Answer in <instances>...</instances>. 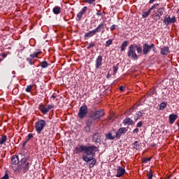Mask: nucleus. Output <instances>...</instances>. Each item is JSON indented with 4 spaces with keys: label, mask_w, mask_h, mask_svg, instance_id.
I'll return each mask as SVG.
<instances>
[{
    "label": "nucleus",
    "mask_w": 179,
    "mask_h": 179,
    "mask_svg": "<svg viewBox=\"0 0 179 179\" xmlns=\"http://www.w3.org/2000/svg\"><path fill=\"white\" fill-rule=\"evenodd\" d=\"M97 150V147L95 145L87 146L85 145H80L75 148L74 153L80 155V153H85L87 156H94Z\"/></svg>",
    "instance_id": "nucleus-1"
},
{
    "label": "nucleus",
    "mask_w": 179,
    "mask_h": 179,
    "mask_svg": "<svg viewBox=\"0 0 179 179\" xmlns=\"http://www.w3.org/2000/svg\"><path fill=\"white\" fill-rule=\"evenodd\" d=\"M23 169V173H27L30 169V163L27 162V158L24 157L20 161L18 166L15 169V171H20V169Z\"/></svg>",
    "instance_id": "nucleus-2"
},
{
    "label": "nucleus",
    "mask_w": 179,
    "mask_h": 179,
    "mask_svg": "<svg viewBox=\"0 0 179 179\" xmlns=\"http://www.w3.org/2000/svg\"><path fill=\"white\" fill-rule=\"evenodd\" d=\"M135 47H136V44H131L129 46L127 50V57H129L130 59L138 61V55L135 50Z\"/></svg>",
    "instance_id": "nucleus-3"
},
{
    "label": "nucleus",
    "mask_w": 179,
    "mask_h": 179,
    "mask_svg": "<svg viewBox=\"0 0 179 179\" xmlns=\"http://www.w3.org/2000/svg\"><path fill=\"white\" fill-rule=\"evenodd\" d=\"M45 125H47V122L45 120L41 119L38 120L35 123V129L37 134H40L41 132H43V130L44 129Z\"/></svg>",
    "instance_id": "nucleus-4"
},
{
    "label": "nucleus",
    "mask_w": 179,
    "mask_h": 179,
    "mask_svg": "<svg viewBox=\"0 0 179 179\" xmlns=\"http://www.w3.org/2000/svg\"><path fill=\"white\" fill-rule=\"evenodd\" d=\"M163 23L165 24V26H169V24L177 23V17H176L174 15L171 16L167 14L164 17Z\"/></svg>",
    "instance_id": "nucleus-5"
},
{
    "label": "nucleus",
    "mask_w": 179,
    "mask_h": 179,
    "mask_svg": "<svg viewBox=\"0 0 179 179\" xmlns=\"http://www.w3.org/2000/svg\"><path fill=\"white\" fill-rule=\"evenodd\" d=\"M151 50H152L154 52H156V46H155L153 43H151V45H149L147 43H143V55H148Z\"/></svg>",
    "instance_id": "nucleus-6"
},
{
    "label": "nucleus",
    "mask_w": 179,
    "mask_h": 179,
    "mask_svg": "<svg viewBox=\"0 0 179 179\" xmlns=\"http://www.w3.org/2000/svg\"><path fill=\"white\" fill-rule=\"evenodd\" d=\"M164 13V7H161L157 9V11H155V13L152 15V18L157 22V20H160L162 16H163Z\"/></svg>",
    "instance_id": "nucleus-7"
},
{
    "label": "nucleus",
    "mask_w": 179,
    "mask_h": 179,
    "mask_svg": "<svg viewBox=\"0 0 179 179\" xmlns=\"http://www.w3.org/2000/svg\"><path fill=\"white\" fill-rule=\"evenodd\" d=\"M87 113H88V109L86 105H83L80 106L78 113V118H80V120H83V118H86L87 115Z\"/></svg>",
    "instance_id": "nucleus-8"
},
{
    "label": "nucleus",
    "mask_w": 179,
    "mask_h": 179,
    "mask_svg": "<svg viewBox=\"0 0 179 179\" xmlns=\"http://www.w3.org/2000/svg\"><path fill=\"white\" fill-rule=\"evenodd\" d=\"M104 115V110L101 109L99 110H95L92 113V114L90 115V118H92V120H94L95 121H97V120H100L101 117Z\"/></svg>",
    "instance_id": "nucleus-9"
},
{
    "label": "nucleus",
    "mask_w": 179,
    "mask_h": 179,
    "mask_svg": "<svg viewBox=\"0 0 179 179\" xmlns=\"http://www.w3.org/2000/svg\"><path fill=\"white\" fill-rule=\"evenodd\" d=\"M51 108H54V105H48L47 106H44V104L41 103L38 106V110H40V111H41L42 114H47L50 112V110H51Z\"/></svg>",
    "instance_id": "nucleus-10"
},
{
    "label": "nucleus",
    "mask_w": 179,
    "mask_h": 179,
    "mask_svg": "<svg viewBox=\"0 0 179 179\" xmlns=\"http://www.w3.org/2000/svg\"><path fill=\"white\" fill-rule=\"evenodd\" d=\"M157 6H159V3H155L151 6V8H150L148 10V11L143 12V14H142L143 19H146V17H148L149 15H150V12H152V10H155V9H157Z\"/></svg>",
    "instance_id": "nucleus-11"
},
{
    "label": "nucleus",
    "mask_w": 179,
    "mask_h": 179,
    "mask_svg": "<svg viewBox=\"0 0 179 179\" xmlns=\"http://www.w3.org/2000/svg\"><path fill=\"white\" fill-rule=\"evenodd\" d=\"M128 131L127 127H120L117 131H115V137L117 139H120L122 135H125Z\"/></svg>",
    "instance_id": "nucleus-12"
},
{
    "label": "nucleus",
    "mask_w": 179,
    "mask_h": 179,
    "mask_svg": "<svg viewBox=\"0 0 179 179\" xmlns=\"http://www.w3.org/2000/svg\"><path fill=\"white\" fill-rule=\"evenodd\" d=\"M101 65H103V56L99 55L95 61V68L96 69H100Z\"/></svg>",
    "instance_id": "nucleus-13"
},
{
    "label": "nucleus",
    "mask_w": 179,
    "mask_h": 179,
    "mask_svg": "<svg viewBox=\"0 0 179 179\" xmlns=\"http://www.w3.org/2000/svg\"><path fill=\"white\" fill-rule=\"evenodd\" d=\"M106 139H108L109 141H114L115 139V130H111L108 134H106Z\"/></svg>",
    "instance_id": "nucleus-14"
},
{
    "label": "nucleus",
    "mask_w": 179,
    "mask_h": 179,
    "mask_svg": "<svg viewBox=\"0 0 179 179\" xmlns=\"http://www.w3.org/2000/svg\"><path fill=\"white\" fill-rule=\"evenodd\" d=\"M105 22H101L94 30L95 33H104V24Z\"/></svg>",
    "instance_id": "nucleus-15"
},
{
    "label": "nucleus",
    "mask_w": 179,
    "mask_h": 179,
    "mask_svg": "<svg viewBox=\"0 0 179 179\" xmlns=\"http://www.w3.org/2000/svg\"><path fill=\"white\" fill-rule=\"evenodd\" d=\"M125 174V169L122 168V166H118L117 169V174L115 177L120 178V177H122Z\"/></svg>",
    "instance_id": "nucleus-16"
},
{
    "label": "nucleus",
    "mask_w": 179,
    "mask_h": 179,
    "mask_svg": "<svg viewBox=\"0 0 179 179\" xmlns=\"http://www.w3.org/2000/svg\"><path fill=\"white\" fill-rule=\"evenodd\" d=\"M94 159V154L93 155H84L82 157V159L83 162H85V163H89L90 162H92Z\"/></svg>",
    "instance_id": "nucleus-17"
},
{
    "label": "nucleus",
    "mask_w": 179,
    "mask_h": 179,
    "mask_svg": "<svg viewBox=\"0 0 179 179\" xmlns=\"http://www.w3.org/2000/svg\"><path fill=\"white\" fill-rule=\"evenodd\" d=\"M101 141V136H100V134L95 133L92 136V142H94L95 143H100Z\"/></svg>",
    "instance_id": "nucleus-18"
},
{
    "label": "nucleus",
    "mask_w": 179,
    "mask_h": 179,
    "mask_svg": "<svg viewBox=\"0 0 179 179\" xmlns=\"http://www.w3.org/2000/svg\"><path fill=\"white\" fill-rule=\"evenodd\" d=\"M20 161H19V156L13 155L11 157V164L13 166H19Z\"/></svg>",
    "instance_id": "nucleus-19"
},
{
    "label": "nucleus",
    "mask_w": 179,
    "mask_h": 179,
    "mask_svg": "<svg viewBox=\"0 0 179 179\" xmlns=\"http://www.w3.org/2000/svg\"><path fill=\"white\" fill-rule=\"evenodd\" d=\"M161 55H169L170 54V48L169 46H164L161 48Z\"/></svg>",
    "instance_id": "nucleus-20"
},
{
    "label": "nucleus",
    "mask_w": 179,
    "mask_h": 179,
    "mask_svg": "<svg viewBox=\"0 0 179 179\" xmlns=\"http://www.w3.org/2000/svg\"><path fill=\"white\" fill-rule=\"evenodd\" d=\"M178 118V115L176 114H171L169 116V122L171 124V125H173L174 122H176V120Z\"/></svg>",
    "instance_id": "nucleus-21"
},
{
    "label": "nucleus",
    "mask_w": 179,
    "mask_h": 179,
    "mask_svg": "<svg viewBox=\"0 0 179 179\" xmlns=\"http://www.w3.org/2000/svg\"><path fill=\"white\" fill-rule=\"evenodd\" d=\"M96 120L93 118H88L85 120V124L87 125L88 127H92V125H93V124H94V122Z\"/></svg>",
    "instance_id": "nucleus-22"
},
{
    "label": "nucleus",
    "mask_w": 179,
    "mask_h": 179,
    "mask_svg": "<svg viewBox=\"0 0 179 179\" xmlns=\"http://www.w3.org/2000/svg\"><path fill=\"white\" fill-rule=\"evenodd\" d=\"M124 125H132L134 121L130 117H127L123 120Z\"/></svg>",
    "instance_id": "nucleus-23"
},
{
    "label": "nucleus",
    "mask_w": 179,
    "mask_h": 179,
    "mask_svg": "<svg viewBox=\"0 0 179 179\" xmlns=\"http://www.w3.org/2000/svg\"><path fill=\"white\" fill-rule=\"evenodd\" d=\"M52 12L55 15H59L61 13V7L56 6L52 8Z\"/></svg>",
    "instance_id": "nucleus-24"
},
{
    "label": "nucleus",
    "mask_w": 179,
    "mask_h": 179,
    "mask_svg": "<svg viewBox=\"0 0 179 179\" xmlns=\"http://www.w3.org/2000/svg\"><path fill=\"white\" fill-rule=\"evenodd\" d=\"M128 47V41H124L120 45V51H125V48Z\"/></svg>",
    "instance_id": "nucleus-25"
},
{
    "label": "nucleus",
    "mask_w": 179,
    "mask_h": 179,
    "mask_svg": "<svg viewBox=\"0 0 179 179\" xmlns=\"http://www.w3.org/2000/svg\"><path fill=\"white\" fill-rule=\"evenodd\" d=\"M96 34V31H94V29L88 32H87L84 37H93V36H94Z\"/></svg>",
    "instance_id": "nucleus-26"
},
{
    "label": "nucleus",
    "mask_w": 179,
    "mask_h": 179,
    "mask_svg": "<svg viewBox=\"0 0 179 179\" xmlns=\"http://www.w3.org/2000/svg\"><path fill=\"white\" fill-rule=\"evenodd\" d=\"M40 54H41V51L38 52H33V54H31L29 55L30 58H31L32 59H34V58H38V55H40Z\"/></svg>",
    "instance_id": "nucleus-27"
},
{
    "label": "nucleus",
    "mask_w": 179,
    "mask_h": 179,
    "mask_svg": "<svg viewBox=\"0 0 179 179\" xmlns=\"http://www.w3.org/2000/svg\"><path fill=\"white\" fill-rule=\"evenodd\" d=\"M140 117H143V113L141 111H137L136 113L135 121H138V120H139Z\"/></svg>",
    "instance_id": "nucleus-28"
},
{
    "label": "nucleus",
    "mask_w": 179,
    "mask_h": 179,
    "mask_svg": "<svg viewBox=\"0 0 179 179\" xmlns=\"http://www.w3.org/2000/svg\"><path fill=\"white\" fill-rule=\"evenodd\" d=\"M8 136L3 135L1 136V138H0V145H3L6 141H7Z\"/></svg>",
    "instance_id": "nucleus-29"
},
{
    "label": "nucleus",
    "mask_w": 179,
    "mask_h": 179,
    "mask_svg": "<svg viewBox=\"0 0 179 179\" xmlns=\"http://www.w3.org/2000/svg\"><path fill=\"white\" fill-rule=\"evenodd\" d=\"M147 177H148V179L153 178V171L151 169L147 171Z\"/></svg>",
    "instance_id": "nucleus-30"
},
{
    "label": "nucleus",
    "mask_w": 179,
    "mask_h": 179,
    "mask_svg": "<svg viewBox=\"0 0 179 179\" xmlns=\"http://www.w3.org/2000/svg\"><path fill=\"white\" fill-rule=\"evenodd\" d=\"M40 66L43 69H45L48 67V62L43 61L40 63Z\"/></svg>",
    "instance_id": "nucleus-31"
},
{
    "label": "nucleus",
    "mask_w": 179,
    "mask_h": 179,
    "mask_svg": "<svg viewBox=\"0 0 179 179\" xmlns=\"http://www.w3.org/2000/svg\"><path fill=\"white\" fill-rule=\"evenodd\" d=\"M135 48L136 49L137 54H142L143 52V50H142V47L138 46L136 44Z\"/></svg>",
    "instance_id": "nucleus-32"
},
{
    "label": "nucleus",
    "mask_w": 179,
    "mask_h": 179,
    "mask_svg": "<svg viewBox=\"0 0 179 179\" xmlns=\"http://www.w3.org/2000/svg\"><path fill=\"white\" fill-rule=\"evenodd\" d=\"M134 111H135V106H132L131 108H130L126 112V114H127V115H131V114H132Z\"/></svg>",
    "instance_id": "nucleus-33"
},
{
    "label": "nucleus",
    "mask_w": 179,
    "mask_h": 179,
    "mask_svg": "<svg viewBox=\"0 0 179 179\" xmlns=\"http://www.w3.org/2000/svg\"><path fill=\"white\" fill-rule=\"evenodd\" d=\"M166 107H167V103L166 102H162L160 103L159 105V110H164V108H166Z\"/></svg>",
    "instance_id": "nucleus-34"
},
{
    "label": "nucleus",
    "mask_w": 179,
    "mask_h": 179,
    "mask_svg": "<svg viewBox=\"0 0 179 179\" xmlns=\"http://www.w3.org/2000/svg\"><path fill=\"white\" fill-rule=\"evenodd\" d=\"M33 89V85H28L26 89H25V91L27 92V93H30V92H31V90Z\"/></svg>",
    "instance_id": "nucleus-35"
},
{
    "label": "nucleus",
    "mask_w": 179,
    "mask_h": 179,
    "mask_svg": "<svg viewBox=\"0 0 179 179\" xmlns=\"http://www.w3.org/2000/svg\"><path fill=\"white\" fill-rule=\"evenodd\" d=\"M96 163H97L96 158L94 159V160L92 161V162L90 164V167L93 168L94 166H96Z\"/></svg>",
    "instance_id": "nucleus-36"
},
{
    "label": "nucleus",
    "mask_w": 179,
    "mask_h": 179,
    "mask_svg": "<svg viewBox=\"0 0 179 179\" xmlns=\"http://www.w3.org/2000/svg\"><path fill=\"white\" fill-rule=\"evenodd\" d=\"M82 16H83V14H82V13L79 12V13L77 14L76 21H77V22L80 21V19H82Z\"/></svg>",
    "instance_id": "nucleus-37"
},
{
    "label": "nucleus",
    "mask_w": 179,
    "mask_h": 179,
    "mask_svg": "<svg viewBox=\"0 0 179 179\" xmlns=\"http://www.w3.org/2000/svg\"><path fill=\"white\" fill-rule=\"evenodd\" d=\"M91 128H92L91 126H87V125L86 124V126L84 127V131H85V132H87V133L90 132Z\"/></svg>",
    "instance_id": "nucleus-38"
},
{
    "label": "nucleus",
    "mask_w": 179,
    "mask_h": 179,
    "mask_svg": "<svg viewBox=\"0 0 179 179\" xmlns=\"http://www.w3.org/2000/svg\"><path fill=\"white\" fill-rule=\"evenodd\" d=\"M111 44H113V39H109L106 41L105 47H109Z\"/></svg>",
    "instance_id": "nucleus-39"
},
{
    "label": "nucleus",
    "mask_w": 179,
    "mask_h": 179,
    "mask_svg": "<svg viewBox=\"0 0 179 179\" xmlns=\"http://www.w3.org/2000/svg\"><path fill=\"white\" fill-rule=\"evenodd\" d=\"M94 45H96V44H94V43L91 42L87 47V50H90V48H93Z\"/></svg>",
    "instance_id": "nucleus-40"
},
{
    "label": "nucleus",
    "mask_w": 179,
    "mask_h": 179,
    "mask_svg": "<svg viewBox=\"0 0 179 179\" xmlns=\"http://www.w3.org/2000/svg\"><path fill=\"white\" fill-rule=\"evenodd\" d=\"M86 3H89V5H92L96 2V0H85Z\"/></svg>",
    "instance_id": "nucleus-41"
},
{
    "label": "nucleus",
    "mask_w": 179,
    "mask_h": 179,
    "mask_svg": "<svg viewBox=\"0 0 179 179\" xmlns=\"http://www.w3.org/2000/svg\"><path fill=\"white\" fill-rule=\"evenodd\" d=\"M113 73L115 75L117 72L118 71V66H113Z\"/></svg>",
    "instance_id": "nucleus-42"
},
{
    "label": "nucleus",
    "mask_w": 179,
    "mask_h": 179,
    "mask_svg": "<svg viewBox=\"0 0 179 179\" xmlns=\"http://www.w3.org/2000/svg\"><path fill=\"white\" fill-rule=\"evenodd\" d=\"M86 10H87V6H84L81 11H80V13L83 15H85V13L86 12Z\"/></svg>",
    "instance_id": "nucleus-43"
},
{
    "label": "nucleus",
    "mask_w": 179,
    "mask_h": 179,
    "mask_svg": "<svg viewBox=\"0 0 179 179\" xmlns=\"http://www.w3.org/2000/svg\"><path fill=\"white\" fill-rule=\"evenodd\" d=\"M27 61L29 62V65H34V62H33L32 58H27Z\"/></svg>",
    "instance_id": "nucleus-44"
},
{
    "label": "nucleus",
    "mask_w": 179,
    "mask_h": 179,
    "mask_svg": "<svg viewBox=\"0 0 179 179\" xmlns=\"http://www.w3.org/2000/svg\"><path fill=\"white\" fill-rule=\"evenodd\" d=\"M50 134H51V133L48 130H45L43 131V135L45 136H50Z\"/></svg>",
    "instance_id": "nucleus-45"
},
{
    "label": "nucleus",
    "mask_w": 179,
    "mask_h": 179,
    "mask_svg": "<svg viewBox=\"0 0 179 179\" xmlns=\"http://www.w3.org/2000/svg\"><path fill=\"white\" fill-rule=\"evenodd\" d=\"M152 158H143V163H148V162H150Z\"/></svg>",
    "instance_id": "nucleus-46"
},
{
    "label": "nucleus",
    "mask_w": 179,
    "mask_h": 179,
    "mask_svg": "<svg viewBox=\"0 0 179 179\" xmlns=\"http://www.w3.org/2000/svg\"><path fill=\"white\" fill-rule=\"evenodd\" d=\"M9 178V175L8 173H6L5 175L1 178V179H8Z\"/></svg>",
    "instance_id": "nucleus-47"
},
{
    "label": "nucleus",
    "mask_w": 179,
    "mask_h": 179,
    "mask_svg": "<svg viewBox=\"0 0 179 179\" xmlns=\"http://www.w3.org/2000/svg\"><path fill=\"white\" fill-rule=\"evenodd\" d=\"M32 138H34L33 136V134H28V138L27 139V141H30V139H31Z\"/></svg>",
    "instance_id": "nucleus-48"
},
{
    "label": "nucleus",
    "mask_w": 179,
    "mask_h": 179,
    "mask_svg": "<svg viewBox=\"0 0 179 179\" xmlns=\"http://www.w3.org/2000/svg\"><path fill=\"white\" fill-rule=\"evenodd\" d=\"M142 125H143V123H142V122H139L138 123H137L136 127L137 128H141Z\"/></svg>",
    "instance_id": "nucleus-49"
},
{
    "label": "nucleus",
    "mask_w": 179,
    "mask_h": 179,
    "mask_svg": "<svg viewBox=\"0 0 179 179\" xmlns=\"http://www.w3.org/2000/svg\"><path fill=\"white\" fill-rule=\"evenodd\" d=\"M110 31H114L115 30V24L112 25L110 27Z\"/></svg>",
    "instance_id": "nucleus-50"
},
{
    "label": "nucleus",
    "mask_w": 179,
    "mask_h": 179,
    "mask_svg": "<svg viewBox=\"0 0 179 179\" xmlns=\"http://www.w3.org/2000/svg\"><path fill=\"white\" fill-rule=\"evenodd\" d=\"M134 146L136 148H139V144H138V141H134L133 143Z\"/></svg>",
    "instance_id": "nucleus-51"
},
{
    "label": "nucleus",
    "mask_w": 179,
    "mask_h": 179,
    "mask_svg": "<svg viewBox=\"0 0 179 179\" xmlns=\"http://www.w3.org/2000/svg\"><path fill=\"white\" fill-rule=\"evenodd\" d=\"M96 16H103V13L100 10H97Z\"/></svg>",
    "instance_id": "nucleus-52"
},
{
    "label": "nucleus",
    "mask_w": 179,
    "mask_h": 179,
    "mask_svg": "<svg viewBox=\"0 0 179 179\" xmlns=\"http://www.w3.org/2000/svg\"><path fill=\"white\" fill-rule=\"evenodd\" d=\"M119 89L120 92H124V90H125V86H120Z\"/></svg>",
    "instance_id": "nucleus-53"
},
{
    "label": "nucleus",
    "mask_w": 179,
    "mask_h": 179,
    "mask_svg": "<svg viewBox=\"0 0 179 179\" xmlns=\"http://www.w3.org/2000/svg\"><path fill=\"white\" fill-rule=\"evenodd\" d=\"M138 132H139V129L136 128L134 131H133V134H138Z\"/></svg>",
    "instance_id": "nucleus-54"
},
{
    "label": "nucleus",
    "mask_w": 179,
    "mask_h": 179,
    "mask_svg": "<svg viewBox=\"0 0 179 179\" xmlns=\"http://www.w3.org/2000/svg\"><path fill=\"white\" fill-rule=\"evenodd\" d=\"M3 58H6V57H8V54L6 53H2L1 55H0Z\"/></svg>",
    "instance_id": "nucleus-55"
},
{
    "label": "nucleus",
    "mask_w": 179,
    "mask_h": 179,
    "mask_svg": "<svg viewBox=\"0 0 179 179\" xmlns=\"http://www.w3.org/2000/svg\"><path fill=\"white\" fill-rule=\"evenodd\" d=\"M27 142H29V141L26 140V141H24L22 144L23 148H24V146H26V145L27 144Z\"/></svg>",
    "instance_id": "nucleus-56"
},
{
    "label": "nucleus",
    "mask_w": 179,
    "mask_h": 179,
    "mask_svg": "<svg viewBox=\"0 0 179 179\" xmlns=\"http://www.w3.org/2000/svg\"><path fill=\"white\" fill-rule=\"evenodd\" d=\"M157 0H150L149 3H153V2H156Z\"/></svg>",
    "instance_id": "nucleus-57"
},
{
    "label": "nucleus",
    "mask_w": 179,
    "mask_h": 179,
    "mask_svg": "<svg viewBox=\"0 0 179 179\" xmlns=\"http://www.w3.org/2000/svg\"><path fill=\"white\" fill-rule=\"evenodd\" d=\"M56 97H57V96H55V94H52V95L51 96V99H56Z\"/></svg>",
    "instance_id": "nucleus-58"
},
{
    "label": "nucleus",
    "mask_w": 179,
    "mask_h": 179,
    "mask_svg": "<svg viewBox=\"0 0 179 179\" xmlns=\"http://www.w3.org/2000/svg\"><path fill=\"white\" fill-rule=\"evenodd\" d=\"M155 146H156V144H155V143H154V144L152 145V148H155Z\"/></svg>",
    "instance_id": "nucleus-59"
},
{
    "label": "nucleus",
    "mask_w": 179,
    "mask_h": 179,
    "mask_svg": "<svg viewBox=\"0 0 179 179\" xmlns=\"http://www.w3.org/2000/svg\"><path fill=\"white\" fill-rule=\"evenodd\" d=\"M133 106H134V110L136 108V104H134Z\"/></svg>",
    "instance_id": "nucleus-60"
},
{
    "label": "nucleus",
    "mask_w": 179,
    "mask_h": 179,
    "mask_svg": "<svg viewBox=\"0 0 179 179\" xmlns=\"http://www.w3.org/2000/svg\"><path fill=\"white\" fill-rule=\"evenodd\" d=\"M2 61H3V59L0 58V62H2Z\"/></svg>",
    "instance_id": "nucleus-61"
},
{
    "label": "nucleus",
    "mask_w": 179,
    "mask_h": 179,
    "mask_svg": "<svg viewBox=\"0 0 179 179\" xmlns=\"http://www.w3.org/2000/svg\"><path fill=\"white\" fill-rule=\"evenodd\" d=\"M109 76H110V74L108 73V74L107 75L106 78H109Z\"/></svg>",
    "instance_id": "nucleus-62"
},
{
    "label": "nucleus",
    "mask_w": 179,
    "mask_h": 179,
    "mask_svg": "<svg viewBox=\"0 0 179 179\" xmlns=\"http://www.w3.org/2000/svg\"><path fill=\"white\" fill-rule=\"evenodd\" d=\"M13 90H14V92H15V90H17V89H14Z\"/></svg>",
    "instance_id": "nucleus-63"
},
{
    "label": "nucleus",
    "mask_w": 179,
    "mask_h": 179,
    "mask_svg": "<svg viewBox=\"0 0 179 179\" xmlns=\"http://www.w3.org/2000/svg\"><path fill=\"white\" fill-rule=\"evenodd\" d=\"M8 50H10V48H8Z\"/></svg>",
    "instance_id": "nucleus-64"
}]
</instances>
